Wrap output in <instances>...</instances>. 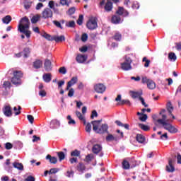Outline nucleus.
Returning <instances> with one entry per match:
<instances>
[{"instance_id":"nucleus-1","label":"nucleus","mask_w":181,"mask_h":181,"mask_svg":"<svg viewBox=\"0 0 181 181\" xmlns=\"http://www.w3.org/2000/svg\"><path fill=\"white\" fill-rule=\"evenodd\" d=\"M160 119H158L156 115H153L152 118L155 125H161L165 131L170 132V134H176L178 132L177 127L173 126L172 122H173V119L168 118V115H166V110L162 109L160 112Z\"/></svg>"},{"instance_id":"nucleus-2","label":"nucleus","mask_w":181,"mask_h":181,"mask_svg":"<svg viewBox=\"0 0 181 181\" xmlns=\"http://www.w3.org/2000/svg\"><path fill=\"white\" fill-rule=\"evenodd\" d=\"M160 119H158L156 115H153L152 118L155 125H161L165 131L170 132V134H176L178 132L177 127L173 126L172 122H173V119L168 118V115H166V110L162 109L160 112Z\"/></svg>"},{"instance_id":"nucleus-3","label":"nucleus","mask_w":181,"mask_h":181,"mask_svg":"<svg viewBox=\"0 0 181 181\" xmlns=\"http://www.w3.org/2000/svg\"><path fill=\"white\" fill-rule=\"evenodd\" d=\"M30 22H29V18L24 17L21 18L18 25V30L21 33H24L26 37H30V31L28 30Z\"/></svg>"},{"instance_id":"nucleus-4","label":"nucleus","mask_w":181,"mask_h":181,"mask_svg":"<svg viewBox=\"0 0 181 181\" xmlns=\"http://www.w3.org/2000/svg\"><path fill=\"white\" fill-rule=\"evenodd\" d=\"M132 63V59L131 57L126 56L124 57V62L121 63V69L122 70H124V71H128V70H132V66L131 64Z\"/></svg>"},{"instance_id":"nucleus-5","label":"nucleus","mask_w":181,"mask_h":181,"mask_svg":"<svg viewBox=\"0 0 181 181\" xmlns=\"http://www.w3.org/2000/svg\"><path fill=\"white\" fill-rule=\"evenodd\" d=\"M23 74H22L21 71H15L13 72V77L11 78V83L13 84H22V81H21V78H22V76Z\"/></svg>"},{"instance_id":"nucleus-6","label":"nucleus","mask_w":181,"mask_h":181,"mask_svg":"<svg viewBox=\"0 0 181 181\" xmlns=\"http://www.w3.org/2000/svg\"><path fill=\"white\" fill-rule=\"evenodd\" d=\"M136 163H135V160L133 158L129 159V161L124 160L122 162L123 169H129V168H135Z\"/></svg>"},{"instance_id":"nucleus-7","label":"nucleus","mask_w":181,"mask_h":181,"mask_svg":"<svg viewBox=\"0 0 181 181\" xmlns=\"http://www.w3.org/2000/svg\"><path fill=\"white\" fill-rule=\"evenodd\" d=\"M41 18L42 19L53 18V11L49 8H45L41 13Z\"/></svg>"},{"instance_id":"nucleus-8","label":"nucleus","mask_w":181,"mask_h":181,"mask_svg":"<svg viewBox=\"0 0 181 181\" xmlns=\"http://www.w3.org/2000/svg\"><path fill=\"white\" fill-rule=\"evenodd\" d=\"M86 26L88 29H90L91 30L96 29L98 25H97V20L95 18H90Z\"/></svg>"},{"instance_id":"nucleus-9","label":"nucleus","mask_w":181,"mask_h":181,"mask_svg":"<svg viewBox=\"0 0 181 181\" xmlns=\"http://www.w3.org/2000/svg\"><path fill=\"white\" fill-rule=\"evenodd\" d=\"M167 111H168V118H172V119H176V117L172 112H173V106H172V103L170 102H168L167 103Z\"/></svg>"},{"instance_id":"nucleus-10","label":"nucleus","mask_w":181,"mask_h":181,"mask_svg":"<svg viewBox=\"0 0 181 181\" xmlns=\"http://www.w3.org/2000/svg\"><path fill=\"white\" fill-rule=\"evenodd\" d=\"M105 88H106L105 86H104V84H102V83H98L94 86L95 91H96V93H98L100 94H103V93L105 91Z\"/></svg>"},{"instance_id":"nucleus-11","label":"nucleus","mask_w":181,"mask_h":181,"mask_svg":"<svg viewBox=\"0 0 181 181\" xmlns=\"http://www.w3.org/2000/svg\"><path fill=\"white\" fill-rule=\"evenodd\" d=\"M93 125V129L96 134H98V130L100 129V125H101V120H95L91 122Z\"/></svg>"},{"instance_id":"nucleus-12","label":"nucleus","mask_w":181,"mask_h":181,"mask_svg":"<svg viewBox=\"0 0 181 181\" xmlns=\"http://www.w3.org/2000/svg\"><path fill=\"white\" fill-rule=\"evenodd\" d=\"M3 113L6 117H12V110L11 106L5 105L3 108Z\"/></svg>"},{"instance_id":"nucleus-13","label":"nucleus","mask_w":181,"mask_h":181,"mask_svg":"<svg viewBox=\"0 0 181 181\" xmlns=\"http://www.w3.org/2000/svg\"><path fill=\"white\" fill-rule=\"evenodd\" d=\"M60 127V121L54 119L50 122V128L52 129H57Z\"/></svg>"},{"instance_id":"nucleus-14","label":"nucleus","mask_w":181,"mask_h":181,"mask_svg":"<svg viewBox=\"0 0 181 181\" xmlns=\"http://www.w3.org/2000/svg\"><path fill=\"white\" fill-rule=\"evenodd\" d=\"M78 80V79L77 78V76L73 77V78L71 79V81H69L68 82L66 90H70V87H73V86H74V84H76V83H77Z\"/></svg>"},{"instance_id":"nucleus-15","label":"nucleus","mask_w":181,"mask_h":181,"mask_svg":"<svg viewBox=\"0 0 181 181\" xmlns=\"http://www.w3.org/2000/svg\"><path fill=\"white\" fill-rule=\"evenodd\" d=\"M44 69L46 71H52V62H50V60H45L44 63Z\"/></svg>"},{"instance_id":"nucleus-16","label":"nucleus","mask_w":181,"mask_h":181,"mask_svg":"<svg viewBox=\"0 0 181 181\" xmlns=\"http://www.w3.org/2000/svg\"><path fill=\"white\" fill-rule=\"evenodd\" d=\"M105 132H108V124H102L98 131V134H104Z\"/></svg>"},{"instance_id":"nucleus-17","label":"nucleus","mask_w":181,"mask_h":181,"mask_svg":"<svg viewBox=\"0 0 181 181\" xmlns=\"http://www.w3.org/2000/svg\"><path fill=\"white\" fill-rule=\"evenodd\" d=\"M42 79L45 83H50L52 81V74H44L42 76Z\"/></svg>"},{"instance_id":"nucleus-18","label":"nucleus","mask_w":181,"mask_h":181,"mask_svg":"<svg viewBox=\"0 0 181 181\" xmlns=\"http://www.w3.org/2000/svg\"><path fill=\"white\" fill-rule=\"evenodd\" d=\"M86 60H87V57L86 55L78 54L76 57V62H78V63H84Z\"/></svg>"},{"instance_id":"nucleus-19","label":"nucleus","mask_w":181,"mask_h":181,"mask_svg":"<svg viewBox=\"0 0 181 181\" xmlns=\"http://www.w3.org/2000/svg\"><path fill=\"white\" fill-rule=\"evenodd\" d=\"M105 11H106V12H111V11H112V3L110 1H108L104 6Z\"/></svg>"},{"instance_id":"nucleus-20","label":"nucleus","mask_w":181,"mask_h":181,"mask_svg":"<svg viewBox=\"0 0 181 181\" xmlns=\"http://www.w3.org/2000/svg\"><path fill=\"white\" fill-rule=\"evenodd\" d=\"M117 13L118 15H123V16H128V11H125L122 7L118 8Z\"/></svg>"},{"instance_id":"nucleus-21","label":"nucleus","mask_w":181,"mask_h":181,"mask_svg":"<svg viewBox=\"0 0 181 181\" xmlns=\"http://www.w3.org/2000/svg\"><path fill=\"white\" fill-rule=\"evenodd\" d=\"M102 149H103V147H101L100 145L96 144L93 146L92 151L93 153H98L99 152H101Z\"/></svg>"},{"instance_id":"nucleus-22","label":"nucleus","mask_w":181,"mask_h":181,"mask_svg":"<svg viewBox=\"0 0 181 181\" xmlns=\"http://www.w3.org/2000/svg\"><path fill=\"white\" fill-rule=\"evenodd\" d=\"M147 87L149 88V90H155V88H156V83L150 79L147 83Z\"/></svg>"},{"instance_id":"nucleus-23","label":"nucleus","mask_w":181,"mask_h":181,"mask_svg":"<svg viewBox=\"0 0 181 181\" xmlns=\"http://www.w3.org/2000/svg\"><path fill=\"white\" fill-rule=\"evenodd\" d=\"M106 141L107 142H111L112 141H118V137L111 134H108L107 136H106Z\"/></svg>"},{"instance_id":"nucleus-24","label":"nucleus","mask_w":181,"mask_h":181,"mask_svg":"<svg viewBox=\"0 0 181 181\" xmlns=\"http://www.w3.org/2000/svg\"><path fill=\"white\" fill-rule=\"evenodd\" d=\"M40 18H42V16H40V14H36L33 16L31 18V23H37V22L40 21Z\"/></svg>"},{"instance_id":"nucleus-25","label":"nucleus","mask_w":181,"mask_h":181,"mask_svg":"<svg viewBox=\"0 0 181 181\" xmlns=\"http://www.w3.org/2000/svg\"><path fill=\"white\" fill-rule=\"evenodd\" d=\"M13 166L18 170H23V164H22L21 163L14 162L13 163Z\"/></svg>"},{"instance_id":"nucleus-26","label":"nucleus","mask_w":181,"mask_h":181,"mask_svg":"<svg viewBox=\"0 0 181 181\" xmlns=\"http://www.w3.org/2000/svg\"><path fill=\"white\" fill-rule=\"evenodd\" d=\"M46 159L49 160L50 163H52L54 165H56V163H57V158L56 157H52V156L47 155L46 156Z\"/></svg>"},{"instance_id":"nucleus-27","label":"nucleus","mask_w":181,"mask_h":181,"mask_svg":"<svg viewBox=\"0 0 181 181\" xmlns=\"http://www.w3.org/2000/svg\"><path fill=\"white\" fill-rule=\"evenodd\" d=\"M33 66L35 69H40V67L43 66V62L41 60L37 59L34 62Z\"/></svg>"},{"instance_id":"nucleus-28","label":"nucleus","mask_w":181,"mask_h":181,"mask_svg":"<svg viewBox=\"0 0 181 181\" xmlns=\"http://www.w3.org/2000/svg\"><path fill=\"white\" fill-rule=\"evenodd\" d=\"M166 169L167 172H175V167L172 165V160H169Z\"/></svg>"},{"instance_id":"nucleus-29","label":"nucleus","mask_w":181,"mask_h":181,"mask_svg":"<svg viewBox=\"0 0 181 181\" xmlns=\"http://www.w3.org/2000/svg\"><path fill=\"white\" fill-rule=\"evenodd\" d=\"M76 115L78 118V119H80L81 121H83L84 125H86V119L84 118L83 115H81V112L78 111H76Z\"/></svg>"},{"instance_id":"nucleus-30","label":"nucleus","mask_w":181,"mask_h":181,"mask_svg":"<svg viewBox=\"0 0 181 181\" xmlns=\"http://www.w3.org/2000/svg\"><path fill=\"white\" fill-rule=\"evenodd\" d=\"M53 40H55V42H64V40H66V38L64 37V35L54 36Z\"/></svg>"},{"instance_id":"nucleus-31","label":"nucleus","mask_w":181,"mask_h":181,"mask_svg":"<svg viewBox=\"0 0 181 181\" xmlns=\"http://www.w3.org/2000/svg\"><path fill=\"white\" fill-rule=\"evenodd\" d=\"M136 141L139 142V144H144V142H145V137L141 134H137Z\"/></svg>"},{"instance_id":"nucleus-32","label":"nucleus","mask_w":181,"mask_h":181,"mask_svg":"<svg viewBox=\"0 0 181 181\" xmlns=\"http://www.w3.org/2000/svg\"><path fill=\"white\" fill-rule=\"evenodd\" d=\"M112 23H119V22H121V18L118 16H114L112 18Z\"/></svg>"},{"instance_id":"nucleus-33","label":"nucleus","mask_w":181,"mask_h":181,"mask_svg":"<svg viewBox=\"0 0 181 181\" xmlns=\"http://www.w3.org/2000/svg\"><path fill=\"white\" fill-rule=\"evenodd\" d=\"M41 36L45 37V39H47V40H53V37L46 33H41Z\"/></svg>"},{"instance_id":"nucleus-34","label":"nucleus","mask_w":181,"mask_h":181,"mask_svg":"<svg viewBox=\"0 0 181 181\" xmlns=\"http://www.w3.org/2000/svg\"><path fill=\"white\" fill-rule=\"evenodd\" d=\"M11 21L12 18H11L10 16H6L2 19L3 23H6V25H8V23H9V22H11Z\"/></svg>"},{"instance_id":"nucleus-35","label":"nucleus","mask_w":181,"mask_h":181,"mask_svg":"<svg viewBox=\"0 0 181 181\" xmlns=\"http://www.w3.org/2000/svg\"><path fill=\"white\" fill-rule=\"evenodd\" d=\"M125 104L126 105H131V102L129 100H122L121 102H119V105H124Z\"/></svg>"},{"instance_id":"nucleus-36","label":"nucleus","mask_w":181,"mask_h":181,"mask_svg":"<svg viewBox=\"0 0 181 181\" xmlns=\"http://www.w3.org/2000/svg\"><path fill=\"white\" fill-rule=\"evenodd\" d=\"M66 118L69 120L68 122L69 125H76V121L71 119V116L68 115Z\"/></svg>"},{"instance_id":"nucleus-37","label":"nucleus","mask_w":181,"mask_h":181,"mask_svg":"<svg viewBox=\"0 0 181 181\" xmlns=\"http://www.w3.org/2000/svg\"><path fill=\"white\" fill-rule=\"evenodd\" d=\"M57 155L60 162H62V160H64V158H66V156L64 155V153L63 151L58 152Z\"/></svg>"},{"instance_id":"nucleus-38","label":"nucleus","mask_w":181,"mask_h":181,"mask_svg":"<svg viewBox=\"0 0 181 181\" xmlns=\"http://www.w3.org/2000/svg\"><path fill=\"white\" fill-rule=\"evenodd\" d=\"M168 58L171 62H176V54L175 53L171 52L168 54Z\"/></svg>"},{"instance_id":"nucleus-39","label":"nucleus","mask_w":181,"mask_h":181,"mask_svg":"<svg viewBox=\"0 0 181 181\" xmlns=\"http://www.w3.org/2000/svg\"><path fill=\"white\" fill-rule=\"evenodd\" d=\"M139 119L142 122H145V121L148 119V115L146 114H141V115L139 116Z\"/></svg>"},{"instance_id":"nucleus-40","label":"nucleus","mask_w":181,"mask_h":181,"mask_svg":"<svg viewBox=\"0 0 181 181\" xmlns=\"http://www.w3.org/2000/svg\"><path fill=\"white\" fill-rule=\"evenodd\" d=\"M139 128H141V129H143V131H149V126H146L142 124H139Z\"/></svg>"},{"instance_id":"nucleus-41","label":"nucleus","mask_w":181,"mask_h":181,"mask_svg":"<svg viewBox=\"0 0 181 181\" xmlns=\"http://www.w3.org/2000/svg\"><path fill=\"white\" fill-rule=\"evenodd\" d=\"M74 25H76V23L74 21H67L66 23V26H67L68 28H74Z\"/></svg>"},{"instance_id":"nucleus-42","label":"nucleus","mask_w":181,"mask_h":181,"mask_svg":"<svg viewBox=\"0 0 181 181\" xmlns=\"http://www.w3.org/2000/svg\"><path fill=\"white\" fill-rule=\"evenodd\" d=\"M143 62H145L144 67H149V64H151V60L146 59V57H144Z\"/></svg>"},{"instance_id":"nucleus-43","label":"nucleus","mask_w":181,"mask_h":181,"mask_svg":"<svg viewBox=\"0 0 181 181\" xmlns=\"http://www.w3.org/2000/svg\"><path fill=\"white\" fill-rule=\"evenodd\" d=\"M24 52V57H29V54L30 53V49L29 48H25L23 50Z\"/></svg>"},{"instance_id":"nucleus-44","label":"nucleus","mask_w":181,"mask_h":181,"mask_svg":"<svg viewBox=\"0 0 181 181\" xmlns=\"http://www.w3.org/2000/svg\"><path fill=\"white\" fill-rule=\"evenodd\" d=\"M85 129H86V132L90 134L91 132V124L87 123Z\"/></svg>"},{"instance_id":"nucleus-45","label":"nucleus","mask_w":181,"mask_h":181,"mask_svg":"<svg viewBox=\"0 0 181 181\" xmlns=\"http://www.w3.org/2000/svg\"><path fill=\"white\" fill-rule=\"evenodd\" d=\"M59 168H51L49 171V175H54L55 173H57L59 172Z\"/></svg>"},{"instance_id":"nucleus-46","label":"nucleus","mask_w":181,"mask_h":181,"mask_svg":"<svg viewBox=\"0 0 181 181\" xmlns=\"http://www.w3.org/2000/svg\"><path fill=\"white\" fill-rule=\"evenodd\" d=\"M132 98H139V97H141V95L138 92H132Z\"/></svg>"},{"instance_id":"nucleus-47","label":"nucleus","mask_w":181,"mask_h":181,"mask_svg":"<svg viewBox=\"0 0 181 181\" xmlns=\"http://www.w3.org/2000/svg\"><path fill=\"white\" fill-rule=\"evenodd\" d=\"M59 71L61 74H66V73H67V69H66V67L62 66L59 68Z\"/></svg>"},{"instance_id":"nucleus-48","label":"nucleus","mask_w":181,"mask_h":181,"mask_svg":"<svg viewBox=\"0 0 181 181\" xmlns=\"http://www.w3.org/2000/svg\"><path fill=\"white\" fill-rule=\"evenodd\" d=\"M60 4L63 6H69V3L67 0H60Z\"/></svg>"},{"instance_id":"nucleus-49","label":"nucleus","mask_w":181,"mask_h":181,"mask_svg":"<svg viewBox=\"0 0 181 181\" xmlns=\"http://www.w3.org/2000/svg\"><path fill=\"white\" fill-rule=\"evenodd\" d=\"M122 36L119 33H117L114 36L115 40H120L122 39Z\"/></svg>"},{"instance_id":"nucleus-50","label":"nucleus","mask_w":181,"mask_h":181,"mask_svg":"<svg viewBox=\"0 0 181 181\" xmlns=\"http://www.w3.org/2000/svg\"><path fill=\"white\" fill-rule=\"evenodd\" d=\"M151 81V79H148L146 77H143L141 78V83L143 84H148V83H149V81Z\"/></svg>"},{"instance_id":"nucleus-51","label":"nucleus","mask_w":181,"mask_h":181,"mask_svg":"<svg viewBox=\"0 0 181 181\" xmlns=\"http://www.w3.org/2000/svg\"><path fill=\"white\" fill-rule=\"evenodd\" d=\"M53 23L54 25H55V26H57V28H60V29H63V27H62V23H60V22L54 21Z\"/></svg>"},{"instance_id":"nucleus-52","label":"nucleus","mask_w":181,"mask_h":181,"mask_svg":"<svg viewBox=\"0 0 181 181\" xmlns=\"http://www.w3.org/2000/svg\"><path fill=\"white\" fill-rule=\"evenodd\" d=\"M71 155L72 156H80V151L78 150H75L71 153Z\"/></svg>"},{"instance_id":"nucleus-53","label":"nucleus","mask_w":181,"mask_h":181,"mask_svg":"<svg viewBox=\"0 0 181 181\" xmlns=\"http://www.w3.org/2000/svg\"><path fill=\"white\" fill-rule=\"evenodd\" d=\"M83 15H80L79 18H78V19L77 21L78 25H83Z\"/></svg>"},{"instance_id":"nucleus-54","label":"nucleus","mask_w":181,"mask_h":181,"mask_svg":"<svg viewBox=\"0 0 181 181\" xmlns=\"http://www.w3.org/2000/svg\"><path fill=\"white\" fill-rule=\"evenodd\" d=\"M76 12V8H71L68 10L67 14L68 15H73Z\"/></svg>"},{"instance_id":"nucleus-55","label":"nucleus","mask_w":181,"mask_h":181,"mask_svg":"<svg viewBox=\"0 0 181 181\" xmlns=\"http://www.w3.org/2000/svg\"><path fill=\"white\" fill-rule=\"evenodd\" d=\"M27 118H28L29 122H30L31 124H33V121H35V118L33 117V116L28 115L27 116Z\"/></svg>"},{"instance_id":"nucleus-56","label":"nucleus","mask_w":181,"mask_h":181,"mask_svg":"<svg viewBox=\"0 0 181 181\" xmlns=\"http://www.w3.org/2000/svg\"><path fill=\"white\" fill-rule=\"evenodd\" d=\"M139 101H141L142 105H144V106L146 107H148V104H146V103H145V100L144 99V98L139 97Z\"/></svg>"},{"instance_id":"nucleus-57","label":"nucleus","mask_w":181,"mask_h":181,"mask_svg":"<svg viewBox=\"0 0 181 181\" xmlns=\"http://www.w3.org/2000/svg\"><path fill=\"white\" fill-rule=\"evenodd\" d=\"M87 39H88V35L87 34H83L81 36V40L82 42H87Z\"/></svg>"},{"instance_id":"nucleus-58","label":"nucleus","mask_w":181,"mask_h":181,"mask_svg":"<svg viewBox=\"0 0 181 181\" xmlns=\"http://www.w3.org/2000/svg\"><path fill=\"white\" fill-rule=\"evenodd\" d=\"M73 95H74V88H71L69 90L68 97H73Z\"/></svg>"},{"instance_id":"nucleus-59","label":"nucleus","mask_w":181,"mask_h":181,"mask_svg":"<svg viewBox=\"0 0 181 181\" xmlns=\"http://www.w3.org/2000/svg\"><path fill=\"white\" fill-rule=\"evenodd\" d=\"M88 49V48L87 47V46H83V47H81L79 49V50H80V52H81V53H86V52H87Z\"/></svg>"},{"instance_id":"nucleus-60","label":"nucleus","mask_w":181,"mask_h":181,"mask_svg":"<svg viewBox=\"0 0 181 181\" xmlns=\"http://www.w3.org/2000/svg\"><path fill=\"white\" fill-rule=\"evenodd\" d=\"M98 114L97 113V111L93 110V111H92V114H91V115H90V118H91L92 119H93L95 117H98Z\"/></svg>"},{"instance_id":"nucleus-61","label":"nucleus","mask_w":181,"mask_h":181,"mask_svg":"<svg viewBox=\"0 0 181 181\" xmlns=\"http://www.w3.org/2000/svg\"><path fill=\"white\" fill-rule=\"evenodd\" d=\"M44 5L42 3H38L35 7V9L37 11H40V9H42L43 8Z\"/></svg>"},{"instance_id":"nucleus-62","label":"nucleus","mask_w":181,"mask_h":181,"mask_svg":"<svg viewBox=\"0 0 181 181\" xmlns=\"http://www.w3.org/2000/svg\"><path fill=\"white\" fill-rule=\"evenodd\" d=\"M74 175V172H73V171H67L66 172V176L67 177H72V176Z\"/></svg>"},{"instance_id":"nucleus-63","label":"nucleus","mask_w":181,"mask_h":181,"mask_svg":"<svg viewBox=\"0 0 181 181\" xmlns=\"http://www.w3.org/2000/svg\"><path fill=\"white\" fill-rule=\"evenodd\" d=\"M93 159V155L92 154H88L86 156V162H90Z\"/></svg>"},{"instance_id":"nucleus-64","label":"nucleus","mask_w":181,"mask_h":181,"mask_svg":"<svg viewBox=\"0 0 181 181\" xmlns=\"http://www.w3.org/2000/svg\"><path fill=\"white\" fill-rule=\"evenodd\" d=\"M13 146L11 143H6V149H8V150L12 149Z\"/></svg>"}]
</instances>
